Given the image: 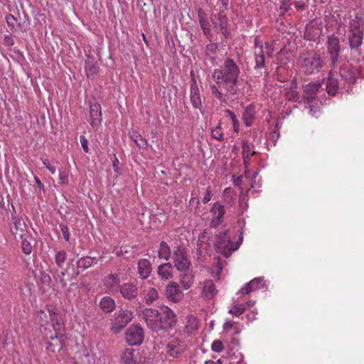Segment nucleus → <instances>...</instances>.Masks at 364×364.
Wrapping results in <instances>:
<instances>
[{
    "label": "nucleus",
    "mask_w": 364,
    "mask_h": 364,
    "mask_svg": "<svg viewBox=\"0 0 364 364\" xmlns=\"http://www.w3.org/2000/svg\"><path fill=\"white\" fill-rule=\"evenodd\" d=\"M240 70L231 58H226L219 68L211 73L213 82L210 83L212 95L220 102L227 104L229 97L238 94Z\"/></svg>",
    "instance_id": "obj_1"
},
{
    "label": "nucleus",
    "mask_w": 364,
    "mask_h": 364,
    "mask_svg": "<svg viewBox=\"0 0 364 364\" xmlns=\"http://www.w3.org/2000/svg\"><path fill=\"white\" fill-rule=\"evenodd\" d=\"M143 317L147 327L154 332L170 328L176 322L174 312L167 306L161 307L160 311L145 309L143 311Z\"/></svg>",
    "instance_id": "obj_2"
},
{
    "label": "nucleus",
    "mask_w": 364,
    "mask_h": 364,
    "mask_svg": "<svg viewBox=\"0 0 364 364\" xmlns=\"http://www.w3.org/2000/svg\"><path fill=\"white\" fill-rule=\"evenodd\" d=\"M298 65L301 72L310 75L319 72L323 65V61L316 52L309 51L300 55Z\"/></svg>",
    "instance_id": "obj_3"
},
{
    "label": "nucleus",
    "mask_w": 364,
    "mask_h": 364,
    "mask_svg": "<svg viewBox=\"0 0 364 364\" xmlns=\"http://www.w3.org/2000/svg\"><path fill=\"white\" fill-rule=\"evenodd\" d=\"M242 234L241 232L238 241L235 242L232 240V237L228 231L217 235L215 245L218 251L225 257H228L240 247L242 241Z\"/></svg>",
    "instance_id": "obj_4"
},
{
    "label": "nucleus",
    "mask_w": 364,
    "mask_h": 364,
    "mask_svg": "<svg viewBox=\"0 0 364 364\" xmlns=\"http://www.w3.org/2000/svg\"><path fill=\"white\" fill-rule=\"evenodd\" d=\"M274 50V48L272 43H262L255 40L254 50L255 67L257 68H263L265 59L271 57Z\"/></svg>",
    "instance_id": "obj_5"
},
{
    "label": "nucleus",
    "mask_w": 364,
    "mask_h": 364,
    "mask_svg": "<svg viewBox=\"0 0 364 364\" xmlns=\"http://www.w3.org/2000/svg\"><path fill=\"white\" fill-rule=\"evenodd\" d=\"M133 318V312L129 309H120L111 319V331L119 333Z\"/></svg>",
    "instance_id": "obj_6"
},
{
    "label": "nucleus",
    "mask_w": 364,
    "mask_h": 364,
    "mask_svg": "<svg viewBox=\"0 0 364 364\" xmlns=\"http://www.w3.org/2000/svg\"><path fill=\"white\" fill-rule=\"evenodd\" d=\"M340 73L342 78L349 84L356 82L363 75V69L351 64L342 65Z\"/></svg>",
    "instance_id": "obj_7"
},
{
    "label": "nucleus",
    "mask_w": 364,
    "mask_h": 364,
    "mask_svg": "<svg viewBox=\"0 0 364 364\" xmlns=\"http://www.w3.org/2000/svg\"><path fill=\"white\" fill-rule=\"evenodd\" d=\"M349 45L351 49L358 50L363 43V31L360 28L358 21L352 20L350 22Z\"/></svg>",
    "instance_id": "obj_8"
},
{
    "label": "nucleus",
    "mask_w": 364,
    "mask_h": 364,
    "mask_svg": "<svg viewBox=\"0 0 364 364\" xmlns=\"http://www.w3.org/2000/svg\"><path fill=\"white\" fill-rule=\"evenodd\" d=\"M173 259L174 266L178 271L184 272L190 269L191 262L183 247L178 246L176 249L173 250Z\"/></svg>",
    "instance_id": "obj_9"
},
{
    "label": "nucleus",
    "mask_w": 364,
    "mask_h": 364,
    "mask_svg": "<svg viewBox=\"0 0 364 364\" xmlns=\"http://www.w3.org/2000/svg\"><path fill=\"white\" fill-rule=\"evenodd\" d=\"M186 348L183 341L178 337L171 336L168 338L166 346L167 354L173 358L180 357Z\"/></svg>",
    "instance_id": "obj_10"
},
{
    "label": "nucleus",
    "mask_w": 364,
    "mask_h": 364,
    "mask_svg": "<svg viewBox=\"0 0 364 364\" xmlns=\"http://www.w3.org/2000/svg\"><path fill=\"white\" fill-rule=\"evenodd\" d=\"M339 39L336 37H330L327 42L328 53L330 55V65L337 67L341 63V57L339 55Z\"/></svg>",
    "instance_id": "obj_11"
},
{
    "label": "nucleus",
    "mask_w": 364,
    "mask_h": 364,
    "mask_svg": "<svg viewBox=\"0 0 364 364\" xmlns=\"http://www.w3.org/2000/svg\"><path fill=\"white\" fill-rule=\"evenodd\" d=\"M125 340L130 346L140 345L144 341V330L138 324L129 327L125 333Z\"/></svg>",
    "instance_id": "obj_12"
},
{
    "label": "nucleus",
    "mask_w": 364,
    "mask_h": 364,
    "mask_svg": "<svg viewBox=\"0 0 364 364\" xmlns=\"http://www.w3.org/2000/svg\"><path fill=\"white\" fill-rule=\"evenodd\" d=\"M65 340L66 336L63 332H55L49 336H46V349L53 353L58 352L62 349L63 343Z\"/></svg>",
    "instance_id": "obj_13"
},
{
    "label": "nucleus",
    "mask_w": 364,
    "mask_h": 364,
    "mask_svg": "<svg viewBox=\"0 0 364 364\" xmlns=\"http://www.w3.org/2000/svg\"><path fill=\"white\" fill-rule=\"evenodd\" d=\"M267 288V284L263 277H259L254 278L250 282L246 284L242 287L237 292V295L243 296L245 294H248L252 291H255L259 289Z\"/></svg>",
    "instance_id": "obj_14"
},
{
    "label": "nucleus",
    "mask_w": 364,
    "mask_h": 364,
    "mask_svg": "<svg viewBox=\"0 0 364 364\" xmlns=\"http://www.w3.org/2000/svg\"><path fill=\"white\" fill-rule=\"evenodd\" d=\"M12 220L13 225L11 227V231L15 238L28 236L29 232L25 220L18 216L13 217Z\"/></svg>",
    "instance_id": "obj_15"
},
{
    "label": "nucleus",
    "mask_w": 364,
    "mask_h": 364,
    "mask_svg": "<svg viewBox=\"0 0 364 364\" xmlns=\"http://www.w3.org/2000/svg\"><path fill=\"white\" fill-rule=\"evenodd\" d=\"M323 91L321 83H309L304 90V104L313 103L318 92Z\"/></svg>",
    "instance_id": "obj_16"
},
{
    "label": "nucleus",
    "mask_w": 364,
    "mask_h": 364,
    "mask_svg": "<svg viewBox=\"0 0 364 364\" xmlns=\"http://www.w3.org/2000/svg\"><path fill=\"white\" fill-rule=\"evenodd\" d=\"M211 220L210 226L213 228H217L222 222L225 214V209L224 205L219 203H215L210 210Z\"/></svg>",
    "instance_id": "obj_17"
},
{
    "label": "nucleus",
    "mask_w": 364,
    "mask_h": 364,
    "mask_svg": "<svg viewBox=\"0 0 364 364\" xmlns=\"http://www.w3.org/2000/svg\"><path fill=\"white\" fill-rule=\"evenodd\" d=\"M166 298L173 302L177 303L183 298V293L180 289V286L176 282L169 283L166 288Z\"/></svg>",
    "instance_id": "obj_18"
},
{
    "label": "nucleus",
    "mask_w": 364,
    "mask_h": 364,
    "mask_svg": "<svg viewBox=\"0 0 364 364\" xmlns=\"http://www.w3.org/2000/svg\"><path fill=\"white\" fill-rule=\"evenodd\" d=\"M88 122L93 128H97L101 124L102 111L99 103L95 102L90 105Z\"/></svg>",
    "instance_id": "obj_19"
},
{
    "label": "nucleus",
    "mask_w": 364,
    "mask_h": 364,
    "mask_svg": "<svg viewBox=\"0 0 364 364\" xmlns=\"http://www.w3.org/2000/svg\"><path fill=\"white\" fill-rule=\"evenodd\" d=\"M218 289L211 279H206L202 283L201 297L205 300H210L217 294Z\"/></svg>",
    "instance_id": "obj_20"
},
{
    "label": "nucleus",
    "mask_w": 364,
    "mask_h": 364,
    "mask_svg": "<svg viewBox=\"0 0 364 364\" xmlns=\"http://www.w3.org/2000/svg\"><path fill=\"white\" fill-rule=\"evenodd\" d=\"M190 98L193 107L195 109H199L200 112L203 113L200 91L196 80H193L191 85Z\"/></svg>",
    "instance_id": "obj_21"
},
{
    "label": "nucleus",
    "mask_w": 364,
    "mask_h": 364,
    "mask_svg": "<svg viewBox=\"0 0 364 364\" xmlns=\"http://www.w3.org/2000/svg\"><path fill=\"white\" fill-rule=\"evenodd\" d=\"M179 282L182 288L185 290L190 289L195 280V274L191 269L180 272Z\"/></svg>",
    "instance_id": "obj_22"
},
{
    "label": "nucleus",
    "mask_w": 364,
    "mask_h": 364,
    "mask_svg": "<svg viewBox=\"0 0 364 364\" xmlns=\"http://www.w3.org/2000/svg\"><path fill=\"white\" fill-rule=\"evenodd\" d=\"M120 293L127 299H132L138 294V288L134 283H126L120 287Z\"/></svg>",
    "instance_id": "obj_23"
},
{
    "label": "nucleus",
    "mask_w": 364,
    "mask_h": 364,
    "mask_svg": "<svg viewBox=\"0 0 364 364\" xmlns=\"http://www.w3.org/2000/svg\"><path fill=\"white\" fill-rule=\"evenodd\" d=\"M338 89V80L331 71L326 82V90L329 95H335Z\"/></svg>",
    "instance_id": "obj_24"
},
{
    "label": "nucleus",
    "mask_w": 364,
    "mask_h": 364,
    "mask_svg": "<svg viewBox=\"0 0 364 364\" xmlns=\"http://www.w3.org/2000/svg\"><path fill=\"white\" fill-rule=\"evenodd\" d=\"M48 314L55 332H63V321L61 316L53 309H48Z\"/></svg>",
    "instance_id": "obj_25"
},
{
    "label": "nucleus",
    "mask_w": 364,
    "mask_h": 364,
    "mask_svg": "<svg viewBox=\"0 0 364 364\" xmlns=\"http://www.w3.org/2000/svg\"><path fill=\"white\" fill-rule=\"evenodd\" d=\"M151 272V263L146 259H141L138 262V273L141 279H146Z\"/></svg>",
    "instance_id": "obj_26"
},
{
    "label": "nucleus",
    "mask_w": 364,
    "mask_h": 364,
    "mask_svg": "<svg viewBox=\"0 0 364 364\" xmlns=\"http://www.w3.org/2000/svg\"><path fill=\"white\" fill-rule=\"evenodd\" d=\"M158 274L164 280L170 279L173 277V266L171 263H164L158 267Z\"/></svg>",
    "instance_id": "obj_27"
},
{
    "label": "nucleus",
    "mask_w": 364,
    "mask_h": 364,
    "mask_svg": "<svg viewBox=\"0 0 364 364\" xmlns=\"http://www.w3.org/2000/svg\"><path fill=\"white\" fill-rule=\"evenodd\" d=\"M198 328V320L192 315L186 318L185 332L189 335L193 334Z\"/></svg>",
    "instance_id": "obj_28"
},
{
    "label": "nucleus",
    "mask_w": 364,
    "mask_h": 364,
    "mask_svg": "<svg viewBox=\"0 0 364 364\" xmlns=\"http://www.w3.org/2000/svg\"><path fill=\"white\" fill-rule=\"evenodd\" d=\"M100 306L105 313H111L116 308V304L112 298L106 296L101 299Z\"/></svg>",
    "instance_id": "obj_29"
},
{
    "label": "nucleus",
    "mask_w": 364,
    "mask_h": 364,
    "mask_svg": "<svg viewBox=\"0 0 364 364\" xmlns=\"http://www.w3.org/2000/svg\"><path fill=\"white\" fill-rule=\"evenodd\" d=\"M255 107L254 105H250L247 106L242 115V121L247 127H250L255 119Z\"/></svg>",
    "instance_id": "obj_30"
},
{
    "label": "nucleus",
    "mask_w": 364,
    "mask_h": 364,
    "mask_svg": "<svg viewBox=\"0 0 364 364\" xmlns=\"http://www.w3.org/2000/svg\"><path fill=\"white\" fill-rule=\"evenodd\" d=\"M242 157L245 167L250 164V158L255 154L253 147L247 141H242Z\"/></svg>",
    "instance_id": "obj_31"
},
{
    "label": "nucleus",
    "mask_w": 364,
    "mask_h": 364,
    "mask_svg": "<svg viewBox=\"0 0 364 364\" xmlns=\"http://www.w3.org/2000/svg\"><path fill=\"white\" fill-rule=\"evenodd\" d=\"M96 259L95 257H84L80 258L77 262V268L82 271L85 270L86 269L91 267L94 263H96Z\"/></svg>",
    "instance_id": "obj_32"
},
{
    "label": "nucleus",
    "mask_w": 364,
    "mask_h": 364,
    "mask_svg": "<svg viewBox=\"0 0 364 364\" xmlns=\"http://www.w3.org/2000/svg\"><path fill=\"white\" fill-rule=\"evenodd\" d=\"M21 241V250L26 255H30L32 252V242L33 239L32 236L29 234L25 235V237H20Z\"/></svg>",
    "instance_id": "obj_33"
},
{
    "label": "nucleus",
    "mask_w": 364,
    "mask_h": 364,
    "mask_svg": "<svg viewBox=\"0 0 364 364\" xmlns=\"http://www.w3.org/2000/svg\"><path fill=\"white\" fill-rule=\"evenodd\" d=\"M171 249L166 242H161L158 250V257L160 259L168 260L171 257Z\"/></svg>",
    "instance_id": "obj_34"
},
{
    "label": "nucleus",
    "mask_w": 364,
    "mask_h": 364,
    "mask_svg": "<svg viewBox=\"0 0 364 364\" xmlns=\"http://www.w3.org/2000/svg\"><path fill=\"white\" fill-rule=\"evenodd\" d=\"M159 299V293L157 289L155 288H151L147 290L144 299L145 302L147 304H151L156 301Z\"/></svg>",
    "instance_id": "obj_35"
},
{
    "label": "nucleus",
    "mask_w": 364,
    "mask_h": 364,
    "mask_svg": "<svg viewBox=\"0 0 364 364\" xmlns=\"http://www.w3.org/2000/svg\"><path fill=\"white\" fill-rule=\"evenodd\" d=\"M122 360L125 364H135L134 359V350L132 348L126 349L122 355Z\"/></svg>",
    "instance_id": "obj_36"
},
{
    "label": "nucleus",
    "mask_w": 364,
    "mask_h": 364,
    "mask_svg": "<svg viewBox=\"0 0 364 364\" xmlns=\"http://www.w3.org/2000/svg\"><path fill=\"white\" fill-rule=\"evenodd\" d=\"M225 117L231 120L234 132H238L240 130V122L235 113L230 109L225 110Z\"/></svg>",
    "instance_id": "obj_37"
},
{
    "label": "nucleus",
    "mask_w": 364,
    "mask_h": 364,
    "mask_svg": "<svg viewBox=\"0 0 364 364\" xmlns=\"http://www.w3.org/2000/svg\"><path fill=\"white\" fill-rule=\"evenodd\" d=\"M291 84H294L292 82ZM285 96L287 100L291 101H297L299 100V92L294 87L293 85L285 92Z\"/></svg>",
    "instance_id": "obj_38"
},
{
    "label": "nucleus",
    "mask_w": 364,
    "mask_h": 364,
    "mask_svg": "<svg viewBox=\"0 0 364 364\" xmlns=\"http://www.w3.org/2000/svg\"><path fill=\"white\" fill-rule=\"evenodd\" d=\"M66 259V252L63 250L58 251L56 252L55 256V260L58 267H62Z\"/></svg>",
    "instance_id": "obj_39"
},
{
    "label": "nucleus",
    "mask_w": 364,
    "mask_h": 364,
    "mask_svg": "<svg viewBox=\"0 0 364 364\" xmlns=\"http://www.w3.org/2000/svg\"><path fill=\"white\" fill-rule=\"evenodd\" d=\"M106 283L111 288L114 289V287H118L120 280L117 275L109 274L106 279Z\"/></svg>",
    "instance_id": "obj_40"
},
{
    "label": "nucleus",
    "mask_w": 364,
    "mask_h": 364,
    "mask_svg": "<svg viewBox=\"0 0 364 364\" xmlns=\"http://www.w3.org/2000/svg\"><path fill=\"white\" fill-rule=\"evenodd\" d=\"M211 133L212 136L214 139L218 141H222L223 139V132L222 131V127L220 123L212 129Z\"/></svg>",
    "instance_id": "obj_41"
},
{
    "label": "nucleus",
    "mask_w": 364,
    "mask_h": 364,
    "mask_svg": "<svg viewBox=\"0 0 364 364\" xmlns=\"http://www.w3.org/2000/svg\"><path fill=\"white\" fill-rule=\"evenodd\" d=\"M98 67L95 63H90V62L85 63V70L87 77H91L95 75L97 72Z\"/></svg>",
    "instance_id": "obj_42"
},
{
    "label": "nucleus",
    "mask_w": 364,
    "mask_h": 364,
    "mask_svg": "<svg viewBox=\"0 0 364 364\" xmlns=\"http://www.w3.org/2000/svg\"><path fill=\"white\" fill-rule=\"evenodd\" d=\"M59 182L63 185H67L69 183V172L65 169L59 170Z\"/></svg>",
    "instance_id": "obj_43"
},
{
    "label": "nucleus",
    "mask_w": 364,
    "mask_h": 364,
    "mask_svg": "<svg viewBox=\"0 0 364 364\" xmlns=\"http://www.w3.org/2000/svg\"><path fill=\"white\" fill-rule=\"evenodd\" d=\"M306 105V108H307V105H309V113L311 117L318 118L320 116L321 112L318 107L314 106L312 103Z\"/></svg>",
    "instance_id": "obj_44"
},
{
    "label": "nucleus",
    "mask_w": 364,
    "mask_h": 364,
    "mask_svg": "<svg viewBox=\"0 0 364 364\" xmlns=\"http://www.w3.org/2000/svg\"><path fill=\"white\" fill-rule=\"evenodd\" d=\"M245 308L242 306L235 305L229 310V313L235 316H239L243 314Z\"/></svg>",
    "instance_id": "obj_45"
},
{
    "label": "nucleus",
    "mask_w": 364,
    "mask_h": 364,
    "mask_svg": "<svg viewBox=\"0 0 364 364\" xmlns=\"http://www.w3.org/2000/svg\"><path fill=\"white\" fill-rule=\"evenodd\" d=\"M212 350L215 352L220 353L223 350V344L220 341H215L212 343Z\"/></svg>",
    "instance_id": "obj_46"
},
{
    "label": "nucleus",
    "mask_w": 364,
    "mask_h": 364,
    "mask_svg": "<svg viewBox=\"0 0 364 364\" xmlns=\"http://www.w3.org/2000/svg\"><path fill=\"white\" fill-rule=\"evenodd\" d=\"M42 162L43 164V165L45 166V167L49 170V171L52 173V174H54L55 173V171H56V169L55 168L52 166L50 161L48 159H42Z\"/></svg>",
    "instance_id": "obj_47"
},
{
    "label": "nucleus",
    "mask_w": 364,
    "mask_h": 364,
    "mask_svg": "<svg viewBox=\"0 0 364 364\" xmlns=\"http://www.w3.org/2000/svg\"><path fill=\"white\" fill-rule=\"evenodd\" d=\"M135 144L141 149H146L148 146V142L146 139H144L141 136L139 138V139L135 140Z\"/></svg>",
    "instance_id": "obj_48"
},
{
    "label": "nucleus",
    "mask_w": 364,
    "mask_h": 364,
    "mask_svg": "<svg viewBox=\"0 0 364 364\" xmlns=\"http://www.w3.org/2000/svg\"><path fill=\"white\" fill-rule=\"evenodd\" d=\"M212 198V190L210 187H208L205 190V194L203 198V203H208Z\"/></svg>",
    "instance_id": "obj_49"
},
{
    "label": "nucleus",
    "mask_w": 364,
    "mask_h": 364,
    "mask_svg": "<svg viewBox=\"0 0 364 364\" xmlns=\"http://www.w3.org/2000/svg\"><path fill=\"white\" fill-rule=\"evenodd\" d=\"M80 144L85 153H88L90 149L88 147V141L84 136H80Z\"/></svg>",
    "instance_id": "obj_50"
},
{
    "label": "nucleus",
    "mask_w": 364,
    "mask_h": 364,
    "mask_svg": "<svg viewBox=\"0 0 364 364\" xmlns=\"http://www.w3.org/2000/svg\"><path fill=\"white\" fill-rule=\"evenodd\" d=\"M62 234L63 235L64 239L66 241H68L70 239V233H69V229L67 226H63L61 228Z\"/></svg>",
    "instance_id": "obj_51"
},
{
    "label": "nucleus",
    "mask_w": 364,
    "mask_h": 364,
    "mask_svg": "<svg viewBox=\"0 0 364 364\" xmlns=\"http://www.w3.org/2000/svg\"><path fill=\"white\" fill-rule=\"evenodd\" d=\"M279 137V130L275 129L271 133V139L275 143Z\"/></svg>",
    "instance_id": "obj_52"
},
{
    "label": "nucleus",
    "mask_w": 364,
    "mask_h": 364,
    "mask_svg": "<svg viewBox=\"0 0 364 364\" xmlns=\"http://www.w3.org/2000/svg\"><path fill=\"white\" fill-rule=\"evenodd\" d=\"M289 6L288 2L286 0H283L280 5V9L285 12L289 9Z\"/></svg>",
    "instance_id": "obj_53"
},
{
    "label": "nucleus",
    "mask_w": 364,
    "mask_h": 364,
    "mask_svg": "<svg viewBox=\"0 0 364 364\" xmlns=\"http://www.w3.org/2000/svg\"><path fill=\"white\" fill-rule=\"evenodd\" d=\"M86 356L88 358L87 359V362L90 363V364H95L96 363V361H97V358L96 356H95L94 355H92V356L90 355L89 353H87V354L86 355Z\"/></svg>",
    "instance_id": "obj_54"
},
{
    "label": "nucleus",
    "mask_w": 364,
    "mask_h": 364,
    "mask_svg": "<svg viewBox=\"0 0 364 364\" xmlns=\"http://www.w3.org/2000/svg\"><path fill=\"white\" fill-rule=\"evenodd\" d=\"M233 326V323L231 321H227L224 324H223V328L224 330L225 331H228L229 329L232 328Z\"/></svg>",
    "instance_id": "obj_55"
},
{
    "label": "nucleus",
    "mask_w": 364,
    "mask_h": 364,
    "mask_svg": "<svg viewBox=\"0 0 364 364\" xmlns=\"http://www.w3.org/2000/svg\"><path fill=\"white\" fill-rule=\"evenodd\" d=\"M295 6L298 9H301V10H303L304 9H306V5L304 2L302 1H296L295 3Z\"/></svg>",
    "instance_id": "obj_56"
},
{
    "label": "nucleus",
    "mask_w": 364,
    "mask_h": 364,
    "mask_svg": "<svg viewBox=\"0 0 364 364\" xmlns=\"http://www.w3.org/2000/svg\"><path fill=\"white\" fill-rule=\"evenodd\" d=\"M141 136L140 134H138L137 133L133 132L130 134V137L133 141L135 142V140L139 139V138Z\"/></svg>",
    "instance_id": "obj_57"
},
{
    "label": "nucleus",
    "mask_w": 364,
    "mask_h": 364,
    "mask_svg": "<svg viewBox=\"0 0 364 364\" xmlns=\"http://www.w3.org/2000/svg\"><path fill=\"white\" fill-rule=\"evenodd\" d=\"M252 316L250 314H249L247 316L249 318V319L250 320H255V315L257 314V311L256 309L253 310L252 311Z\"/></svg>",
    "instance_id": "obj_58"
},
{
    "label": "nucleus",
    "mask_w": 364,
    "mask_h": 364,
    "mask_svg": "<svg viewBox=\"0 0 364 364\" xmlns=\"http://www.w3.org/2000/svg\"><path fill=\"white\" fill-rule=\"evenodd\" d=\"M255 300H249L246 302V306L247 307H252L255 305Z\"/></svg>",
    "instance_id": "obj_59"
},
{
    "label": "nucleus",
    "mask_w": 364,
    "mask_h": 364,
    "mask_svg": "<svg viewBox=\"0 0 364 364\" xmlns=\"http://www.w3.org/2000/svg\"><path fill=\"white\" fill-rule=\"evenodd\" d=\"M35 181H36V183H37V185L38 186L39 188H43V183L41 182L40 179L38 177H35Z\"/></svg>",
    "instance_id": "obj_60"
},
{
    "label": "nucleus",
    "mask_w": 364,
    "mask_h": 364,
    "mask_svg": "<svg viewBox=\"0 0 364 364\" xmlns=\"http://www.w3.org/2000/svg\"><path fill=\"white\" fill-rule=\"evenodd\" d=\"M200 26L205 34H207L209 32V30L207 28H204L205 23L204 21H200Z\"/></svg>",
    "instance_id": "obj_61"
},
{
    "label": "nucleus",
    "mask_w": 364,
    "mask_h": 364,
    "mask_svg": "<svg viewBox=\"0 0 364 364\" xmlns=\"http://www.w3.org/2000/svg\"><path fill=\"white\" fill-rule=\"evenodd\" d=\"M228 1L229 0H220V2L225 7V9H226L228 5Z\"/></svg>",
    "instance_id": "obj_62"
},
{
    "label": "nucleus",
    "mask_w": 364,
    "mask_h": 364,
    "mask_svg": "<svg viewBox=\"0 0 364 364\" xmlns=\"http://www.w3.org/2000/svg\"><path fill=\"white\" fill-rule=\"evenodd\" d=\"M251 187L252 188H259L260 187V184H257L255 182H252V184H251Z\"/></svg>",
    "instance_id": "obj_63"
},
{
    "label": "nucleus",
    "mask_w": 364,
    "mask_h": 364,
    "mask_svg": "<svg viewBox=\"0 0 364 364\" xmlns=\"http://www.w3.org/2000/svg\"><path fill=\"white\" fill-rule=\"evenodd\" d=\"M241 182V177H238L237 179L235 181V183L236 185H239V183Z\"/></svg>",
    "instance_id": "obj_64"
}]
</instances>
